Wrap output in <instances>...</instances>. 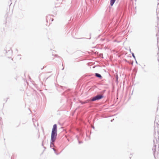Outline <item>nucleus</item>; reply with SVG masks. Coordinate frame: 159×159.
Segmentation results:
<instances>
[{"mask_svg":"<svg viewBox=\"0 0 159 159\" xmlns=\"http://www.w3.org/2000/svg\"><path fill=\"white\" fill-rule=\"evenodd\" d=\"M57 135V125L55 124L53 125L51 134L50 148H52V147H55L54 143L56 139Z\"/></svg>","mask_w":159,"mask_h":159,"instance_id":"f257e3e1","label":"nucleus"},{"mask_svg":"<svg viewBox=\"0 0 159 159\" xmlns=\"http://www.w3.org/2000/svg\"><path fill=\"white\" fill-rule=\"evenodd\" d=\"M156 124L155 123L154 125V139L153 140L154 143V147L152 148V150L153 151V154L154 156H155V152L156 151V144H157L159 141V132L158 129V127H156Z\"/></svg>","mask_w":159,"mask_h":159,"instance_id":"f03ea898","label":"nucleus"},{"mask_svg":"<svg viewBox=\"0 0 159 159\" xmlns=\"http://www.w3.org/2000/svg\"><path fill=\"white\" fill-rule=\"evenodd\" d=\"M4 51H5L6 56L8 58H11V56L12 54V51L11 50V48L8 47H7L4 49Z\"/></svg>","mask_w":159,"mask_h":159,"instance_id":"7ed1b4c3","label":"nucleus"},{"mask_svg":"<svg viewBox=\"0 0 159 159\" xmlns=\"http://www.w3.org/2000/svg\"><path fill=\"white\" fill-rule=\"evenodd\" d=\"M103 97L104 96L103 94H98L90 98L91 101L92 102L101 99H102Z\"/></svg>","mask_w":159,"mask_h":159,"instance_id":"20e7f679","label":"nucleus"},{"mask_svg":"<svg viewBox=\"0 0 159 159\" xmlns=\"http://www.w3.org/2000/svg\"><path fill=\"white\" fill-rule=\"evenodd\" d=\"M78 33V30L76 29H74L71 32V35L72 36L75 38L76 39H81L83 38H77L76 35Z\"/></svg>","mask_w":159,"mask_h":159,"instance_id":"39448f33","label":"nucleus"},{"mask_svg":"<svg viewBox=\"0 0 159 159\" xmlns=\"http://www.w3.org/2000/svg\"><path fill=\"white\" fill-rule=\"evenodd\" d=\"M66 89V88L65 87L61 86H59L57 88V89L60 92H62Z\"/></svg>","mask_w":159,"mask_h":159,"instance_id":"423d86ee","label":"nucleus"},{"mask_svg":"<svg viewBox=\"0 0 159 159\" xmlns=\"http://www.w3.org/2000/svg\"><path fill=\"white\" fill-rule=\"evenodd\" d=\"M90 101H91V99H87L84 101H80V102L81 103L82 105H83L84 104L89 103Z\"/></svg>","mask_w":159,"mask_h":159,"instance_id":"0eeeda50","label":"nucleus"},{"mask_svg":"<svg viewBox=\"0 0 159 159\" xmlns=\"http://www.w3.org/2000/svg\"><path fill=\"white\" fill-rule=\"evenodd\" d=\"M50 20H51V21H52L53 20V19L51 18L50 16H46V20L47 22H48V21L50 22Z\"/></svg>","mask_w":159,"mask_h":159,"instance_id":"6e6552de","label":"nucleus"},{"mask_svg":"<svg viewBox=\"0 0 159 159\" xmlns=\"http://www.w3.org/2000/svg\"><path fill=\"white\" fill-rule=\"evenodd\" d=\"M95 76L100 79H102V75L98 73H95Z\"/></svg>","mask_w":159,"mask_h":159,"instance_id":"1a4fd4ad","label":"nucleus"},{"mask_svg":"<svg viewBox=\"0 0 159 159\" xmlns=\"http://www.w3.org/2000/svg\"><path fill=\"white\" fill-rule=\"evenodd\" d=\"M32 121L35 127H36V125H35V123H36V124H37V126H38V123L37 122L36 120L35 119H34V118H33Z\"/></svg>","mask_w":159,"mask_h":159,"instance_id":"9d476101","label":"nucleus"},{"mask_svg":"<svg viewBox=\"0 0 159 159\" xmlns=\"http://www.w3.org/2000/svg\"><path fill=\"white\" fill-rule=\"evenodd\" d=\"M116 0H110V5L111 6H112Z\"/></svg>","mask_w":159,"mask_h":159,"instance_id":"9b49d317","label":"nucleus"},{"mask_svg":"<svg viewBox=\"0 0 159 159\" xmlns=\"http://www.w3.org/2000/svg\"><path fill=\"white\" fill-rule=\"evenodd\" d=\"M130 52L131 53L132 55V57H133L136 60V58H135V56H134V53L132 52L131 51V49H130Z\"/></svg>","mask_w":159,"mask_h":159,"instance_id":"f8f14e48","label":"nucleus"},{"mask_svg":"<svg viewBox=\"0 0 159 159\" xmlns=\"http://www.w3.org/2000/svg\"><path fill=\"white\" fill-rule=\"evenodd\" d=\"M115 77L116 79V82L117 83L118 82V76L117 74L116 75Z\"/></svg>","mask_w":159,"mask_h":159,"instance_id":"ddd939ff","label":"nucleus"},{"mask_svg":"<svg viewBox=\"0 0 159 159\" xmlns=\"http://www.w3.org/2000/svg\"><path fill=\"white\" fill-rule=\"evenodd\" d=\"M52 149L54 151L55 153L57 155H58L59 153H57V152H56V149L54 148H52Z\"/></svg>","mask_w":159,"mask_h":159,"instance_id":"4468645a","label":"nucleus"},{"mask_svg":"<svg viewBox=\"0 0 159 159\" xmlns=\"http://www.w3.org/2000/svg\"><path fill=\"white\" fill-rule=\"evenodd\" d=\"M79 144H80V143H83V142L82 141H79Z\"/></svg>","mask_w":159,"mask_h":159,"instance_id":"2eb2a0df","label":"nucleus"},{"mask_svg":"<svg viewBox=\"0 0 159 159\" xmlns=\"http://www.w3.org/2000/svg\"><path fill=\"white\" fill-rule=\"evenodd\" d=\"M43 141H42V146H43Z\"/></svg>","mask_w":159,"mask_h":159,"instance_id":"dca6fc26","label":"nucleus"},{"mask_svg":"<svg viewBox=\"0 0 159 159\" xmlns=\"http://www.w3.org/2000/svg\"><path fill=\"white\" fill-rule=\"evenodd\" d=\"M54 56H55V57H58V56H57V55H56V54L55 55H54Z\"/></svg>","mask_w":159,"mask_h":159,"instance_id":"f3484780","label":"nucleus"},{"mask_svg":"<svg viewBox=\"0 0 159 159\" xmlns=\"http://www.w3.org/2000/svg\"><path fill=\"white\" fill-rule=\"evenodd\" d=\"M156 125H157H157H159L157 123H156Z\"/></svg>","mask_w":159,"mask_h":159,"instance_id":"a211bd4d","label":"nucleus"},{"mask_svg":"<svg viewBox=\"0 0 159 159\" xmlns=\"http://www.w3.org/2000/svg\"><path fill=\"white\" fill-rule=\"evenodd\" d=\"M44 139H46V136H44Z\"/></svg>","mask_w":159,"mask_h":159,"instance_id":"6ab92c4d","label":"nucleus"},{"mask_svg":"<svg viewBox=\"0 0 159 159\" xmlns=\"http://www.w3.org/2000/svg\"><path fill=\"white\" fill-rule=\"evenodd\" d=\"M43 148H44V149H46V147H44V146H43Z\"/></svg>","mask_w":159,"mask_h":159,"instance_id":"aec40b11","label":"nucleus"},{"mask_svg":"<svg viewBox=\"0 0 159 159\" xmlns=\"http://www.w3.org/2000/svg\"><path fill=\"white\" fill-rule=\"evenodd\" d=\"M114 120V119H113V120H111V122H112V121H113V120Z\"/></svg>","mask_w":159,"mask_h":159,"instance_id":"412c9836","label":"nucleus"},{"mask_svg":"<svg viewBox=\"0 0 159 159\" xmlns=\"http://www.w3.org/2000/svg\"><path fill=\"white\" fill-rule=\"evenodd\" d=\"M92 128H93V129H94L95 128V127H94V126H93L92 127Z\"/></svg>","mask_w":159,"mask_h":159,"instance_id":"4be33fe9","label":"nucleus"},{"mask_svg":"<svg viewBox=\"0 0 159 159\" xmlns=\"http://www.w3.org/2000/svg\"><path fill=\"white\" fill-rule=\"evenodd\" d=\"M157 19H158V21H159V19H158V17H157Z\"/></svg>","mask_w":159,"mask_h":159,"instance_id":"5701e85b","label":"nucleus"},{"mask_svg":"<svg viewBox=\"0 0 159 159\" xmlns=\"http://www.w3.org/2000/svg\"><path fill=\"white\" fill-rule=\"evenodd\" d=\"M35 125H36V127L37 126V124H36V123H35Z\"/></svg>","mask_w":159,"mask_h":159,"instance_id":"b1692460","label":"nucleus"},{"mask_svg":"<svg viewBox=\"0 0 159 159\" xmlns=\"http://www.w3.org/2000/svg\"><path fill=\"white\" fill-rule=\"evenodd\" d=\"M64 93H63V95H64Z\"/></svg>","mask_w":159,"mask_h":159,"instance_id":"393cba45","label":"nucleus"},{"mask_svg":"<svg viewBox=\"0 0 159 159\" xmlns=\"http://www.w3.org/2000/svg\"><path fill=\"white\" fill-rule=\"evenodd\" d=\"M64 69V67H63V68H62V70H63Z\"/></svg>","mask_w":159,"mask_h":159,"instance_id":"a878e982","label":"nucleus"},{"mask_svg":"<svg viewBox=\"0 0 159 159\" xmlns=\"http://www.w3.org/2000/svg\"><path fill=\"white\" fill-rule=\"evenodd\" d=\"M16 50L18 51V50L17 49H16Z\"/></svg>","mask_w":159,"mask_h":159,"instance_id":"bb28decb","label":"nucleus"},{"mask_svg":"<svg viewBox=\"0 0 159 159\" xmlns=\"http://www.w3.org/2000/svg\"><path fill=\"white\" fill-rule=\"evenodd\" d=\"M136 63H137V61H136Z\"/></svg>","mask_w":159,"mask_h":159,"instance_id":"cd10ccee","label":"nucleus"},{"mask_svg":"<svg viewBox=\"0 0 159 159\" xmlns=\"http://www.w3.org/2000/svg\"><path fill=\"white\" fill-rule=\"evenodd\" d=\"M91 38V37H90V38L89 39H90Z\"/></svg>","mask_w":159,"mask_h":159,"instance_id":"c85d7f7f","label":"nucleus"},{"mask_svg":"<svg viewBox=\"0 0 159 159\" xmlns=\"http://www.w3.org/2000/svg\"><path fill=\"white\" fill-rule=\"evenodd\" d=\"M158 61H159V59H158Z\"/></svg>","mask_w":159,"mask_h":159,"instance_id":"c756f323","label":"nucleus"},{"mask_svg":"<svg viewBox=\"0 0 159 159\" xmlns=\"http://www.w3.org/2000/svg\"><path fill=\"white\" fill-rule=\"evenodd\" d=\"M158 102H159V101H158Z\"/></svg>","mask_w":159,"mask_h":159,"instance_id":"7c9ffc66","label":"nucleus"},{"mask_svg":"<svg viewBox=\"0 0 159 159\" xmlns=\"http://www.w3.org/2000/svg\"><path fill=\"white\" fill-rule=\"evenodd\" d=\"M10 0L11 1V0Z\"/></svg>","mask_w":159,"mask_h":159,"instance_id":"2f4dec72","label":"nucleus"}]
</instances>
